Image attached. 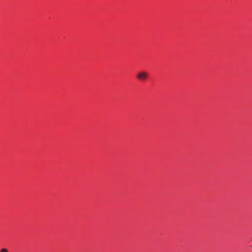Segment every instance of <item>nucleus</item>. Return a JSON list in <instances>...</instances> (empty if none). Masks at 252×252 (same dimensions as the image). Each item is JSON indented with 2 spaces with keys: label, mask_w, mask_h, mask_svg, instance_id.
Wrapping results in <instances>:
<instances>
[{
  "label": "nucleus",
  "mask_w": 252,
  "mask_h": 252,
  "mask_svg": "<svg viewBox=\"0 0 252 252\" xmlns=\"http://www.w3.org/2000/svg\"><path fill=\"white\" fill-rule=\"evenodd\" d=\"M148 78L149 74L145 71H140L136 74V78L140 82H145Z\"/></svg>",
  "instance_id": "f257e3e1"
},
{
  "label": "nucleus",
  "mask_w": 252,
  "mask_h": 252,
  "mask_svg": "<svg viewBox=\"0 0 252 252\" xmlns=\"http://www.w3.org/2000/svg\"><path fill=\"white\" fill-rule=\"evenodd\" d=\"M0 252H8V251L6 249L3 248L0 250Z\"/></svg>",
  "instance_id": "f03ea898"
}]
</instances>
